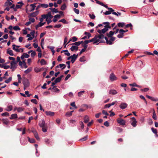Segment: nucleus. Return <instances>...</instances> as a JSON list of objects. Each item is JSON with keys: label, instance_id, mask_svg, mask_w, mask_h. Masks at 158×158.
<instances>
[{"label": "nucleus", "instance_id": "052dcab7", "mask_svg": "<svg viewBox=\"0 0 158 158\" xmlns=\"http://www.w3.org/2000/svg\"><path fill=\"white\" fill-rule=\"evenodd\" d=\"M1 115L2 116H8L9 115V113L6 112L2 113Z\"/></svg>", "mask_w": 158, "mask_h": 158}, {"label": "nucleus", "instance_id": "39448f33", "mask_svg": "<svg viewBox=\"0 0 158 158\" xmlns=\"http://www.w3.org/2000/svg\"><path fill=\"white\" fill-rule=\"evenodd\" d=\"M2 122L3 124L6 125L7 126H9L10 123V121L7 118H3L2 119Z\"/></svg>", "mask_w": 158, "mask_h": 158}, {"label": "nucleus", "instance_id": "864d4df0", "mask_svg": "<svg viewBox=\"0 0 158 158\" xmlns=\"http://www.w3.org/2000/svg\"><path fill=\"white\" fill-rule=\"evenodd\" d=\"M34 136L36 138V139L38 140L39 139H40V138L39 137V136H38V133L37 132H36V133H34Z\"/></svg>", "mask_w": 158, "mask_h": 158}, {"label": "nucleus", "instance_id": "8fccbe9b", "mask_svg": "<svg viewBox=\"0 0 158 158\" xmlns=\"http://www.w3.org/2000/svg\"><path fill=\"white\" fill-rule=\"evenodd\" d=\"M66 8V4L64 3V4L61 7L60 9L62 10H64Z\"/></svg>", "mask_w": 158, "mask_h": 158}, {"label": "nucleus", "instance_id": "37998d69", "mask_svg": "<svg viewBox=\"0 0 158 158\" xmlns=\"http://www.w3.org/2000/svg\"><path fill=\"white\" fill-rule=\"evenodd\" d=\"M88 136L87 135L85 136L84 137L81 138L79 139L80 141H83L86 140L87 139Z\"/></svg>", "mask_w": 158, "mask_h": 158}, {"label": "nucleus", "instance_id": "20e7f679", "mask_svg": "<svg viewBox=\"0 0 158 158\" xmlns=\"http://www.w3.org/2000/svg\"><path fill=\"white\" fill-rule=\"evenodd\" d=\"M78 54L77 55L76 54H74L73 55L71 56V61L72 63H73L76 61L77 59Z\"/></svg>", "mask_w": 158, "mask_h": 158}, {"label": "nucleus", "instance_id": "cd10ccee", "mask_svg": "<svg viewBox=\"0 0 158 158\" xmlns=\"http://www.w3.org/2000/svg\"><path fill=\"white\" fill-rule=\"evenodd\" d=\"M40 64L41 65H46L47 64V63L44 59H42L41 60Z\"/></svg>", "mask_w": 158, "mask_h": 158}, {"label": "nucleus", "instance_id": "e433bc0d", "mask_svg": "<svg viewBox=\"0 0 158 158\" xmlns=\"http://www.w3.org/2000/svg\"><path fill=\"white\" fill-rule=\"evenodd\" d=\"M59 22H62L63 23H64V24H68V22H67L66 21V20L64 19H63L60 20L59 21Z\"/></svg>", "mask_w": 158, "mask_h": 158}, {"label": "nucleus", "instance_id": "473e14b6", "mask_svg": "<svg viewBox=\"0 0 158 158\" xmlns=\"http://www.w3.org/2000/svg\"><path fill=\"white\" fill-rule=\"evenodd\" d=\"M87 43L85 42V40L84 42L82 44V46L84 48H85V49H87L88 46V45H87Z\"/></svg>", "mask_w": 158, "mask_h": 158}, {"label": "nucleus", "instance_id": "5701e85b", "mask_svg": "<svg viewBox=\"0 0 158 158\" xmlns=\"http://www.w3.org/2000/svg\"><path fill=\"white\" fill-rule=\"evenodd\" d=\"M64 52H65L64 54L66 55L67 56H70V54L68 52V50H62L61 51V53H63Z\"/></svg>", "mask_w": 158, "mask_h": 158}, {"label": "nucleus", "instance_id": "338daca9", "mask_svg": "<svg viewBox=\"0 0 158 158\" xmlns=\"http://www.w3.org/2000/svg\"><path fill=\"white\" fill-rule=\"evenodd\" d=\"M31 101L32 102L35 104H37V101L36 100V99H32L31 100Z\"/></svg>", "mask_w": 158, "mask_h": 158}, {"label": "nucleus", "instance_id": "6e6d98bb", "mask_svg": "<svg viewBox=\"0 0 158 158\" xmlns=\"http://www.w3.org/2000/svg\"><path fill=\"white\" fill-rule=\"evenodd\" d=\"M48 19V18H47L46 20L47 22V24H49L50 23H51L52 22V20H51L52 19H51L50 18H49V19Z\"/></svg>", "mask_w": 158, "mask_h": 158}, {"label": "nucleus", "instance_id": "6e6552de", "mask_svg": "<svg viewBox=\"0 0 158 158\" xmlns=\"http://www.w3.org/2000/svg\"><path fill=\"white\" fill-rule=\"evenodd\" d=\"M108 10H109L106 11L104 14L106 15H109L112 13V12L114 11V10L111 8H109Z\"/></svg>", "mask_w": 158, "mask_h": 158}, {"label": "nucleus", "instance_id": "412c9836", "mask_svg": "<svg viewBox=\"0 0 158 158\" xmlns=\"http://www.w3.org/2000/svg\"><path fill=\"white\" fill-rule=\"evenodd\" d=\"M114 33V32H113L112 31H110L109 33H106V35L108 37H110L113 35Z\"/></svg>", "mask_w": 158, "mask_h": 158}, {"label": "nucleus", "instance_id": "2f4dec72", "mask_svg": "<svg viewBox=\"0 0 158 158\" xmlns=\"http://www.w3.org/2000/svg\"><path fill=\"white\" fill-rule=\"evenodd\" d=\"M7 53L9 54V55L11 56H14L13 52L12 50L8 49L7 50Z\"/></svg>", "mask_w": 158, "mask_h": 158}, {"label": "nucleus", "instance_id": "c03bdc74", "mask_svg": "<svg viewBox=\"0 0 158 158\" xmlns=\"http://www.w3.org/2000/svg\"><path fill=\"white\" fill-rule=\"evenodd\" d=\"M16 46V45L15 44H14L12 45L13 49L15 50L16 52H19V49H18L17 48H15Z\"/></svg>", "mask_w": 158, "mask_h": 158}, {"label": "nucleus", "instance_id": "09e8293b", "mask_svg": "<svg viewBox=\"0 0 158 158\" xmlns=\"http://www.w3.org/2000/svg\"><path fill=\"white\" fill-rule=\"evenodd\" d=\"M40 5L41 7L44 8H47L48 6V5L47 4H41Z\"/></svg>", "mask_w": 158, "mask_h": 158}, {"label": "nucleus", "instance_id": "aec40b11", "mask_svg": "<svg viewBox=\"0 0 158 158\" xmlns=\"http://www.w3.org/2000/svg\"><path fill=\"white\" fill-rule=\"evenodd\" d=\"M76 123V121L75 120L71 119L69 120V123L72 126H74L75 125Z\"/></svg>", "mask_w": 158, "mask_h": 158}, {"label": "nucleus", "instance_id": "58836bf2", "mask_svg": "<svg viewBox=\"0 0 158 158\" xmlns=\"http://www.w3.org/2000/svg\"><path fill=\"white\" fill-rule=\"evenodd\" d=\"M46 15L47 17L48 18H50L51 19H52L53 17V16L51 15V12L50 11L48 12Z\"/></svg>", "mask_w": 158, "mask_h": 158}, {"label": "nucleus", "instance_id": "4c0bfd02", "mask_svg": "<svg viewBox=\"0 0 158 158\" xmlns=\"http://www.w3.org/2000/svg\"><path fill=\"white\" fill-rule=\"evenodd\" d=\"M32 70V68H28L27 70H25L24 72V73L26 74H27L28 73L31 72Z\"/></svg>", "mask_w": 158, "mask_h": 158}, {"label": "nucleus", "instance_id": "a19ab883", "mask_svg": "<svg viewBox=\"0 0 158 158\" xmlns=\"http://www.w3.org/2000/svg\"><path fill=\"white\" fill-rule=\"evenodd\" d=\"M16 68V65L13 64L10 65V69H12V71H14Z\"/></svg>", "mask_w": 158, "mask_h": 158}, {"label": "nucleus", "instance_id": "680f3d73", "mask_svg": "<svg viewBox=\"0 0 158 158\" xmlns=\"http://www.w3.org/2000/svg\"><path fill=\"white\" fill-rule=\"evenodd\" d=\"M94 92L93 91H91L90 92V98H94Z\"/></svg>", "mask_w": 158, "mask_h": 158}, {"label": "nucleus", "instance_id": "c756f323", "mask_svg": "<svg viewBox=\"0 0 158 158\" xmlns=\"http://www.w3.org/2000/svg\"><path fill=\"white\" fill-rule=\"evenodd\" d=\"M105 39L106 40V43H107V44H109V45H111L113 44L112 42L111 41V40H108L107 37H105Z\"/></svg>", "mask_w": 158, "mask_h": 158}, {"label": "nucleus", "instance_id": "9d476101", "mask_svg": "<svg viewBox=\"0 0 158 158\" xmlns=\"http://www.w3.org/2000/svg\"><path fill=\"white\" fill-rule=\"evenodd\" d=\"M103 24H106V25L104 26L105 28L107 29L108 30L109 29H110L111 28V26L110 25V23L109 22H103Z\"/></svg>", "mask_w": 158, "mask_h": 158}, {"label": "nucleus", "instance_id": "1a4fd4ad", "mask_svg": "<svg viewBox=\"0 0 158 158\" xmlns=\"http://www.w3.org/2000/svg\"><path fill=\"white\" fill-rule=\"evenodd\" d=\"M127 106V104L124 102H122L119 105V107L122 109H124L126 108Z\"/></svg>", "mask_w": 158, "mask_h": 158}, {"label": "nucleus", "instance_id": "f3484780", "mask_svg": "<svg viewBox=\"0 0 158 158\" xmlns=\"http://www.w3.org/2000/svg\"><path fill=\"white\" fill-rule=\"evenodd\" d=\"M45 114L48 116H53L54 115L55 113L54 112H52L50 111H46Z\"/></svg>", "mask_w": 158, "mask_h": 158}, {"label": "nucleus", "instance_id": "72a5a7b5", "mask_svg": "<svg viewBox=\"0 0 158 158\" xmlns=\"http://www.w3.org/2000/svg\"><path fill=\"white\" fill-rule=\"evenodd\" d=\"M125 23L123 22H120L118 23V26L119 27H123L125 26Z\"/></svg>", "mask_w": 158, "mask_h": 158}, {"label": "nucleus", "instance_id": "f8f14e48", "mask_svg": "<svg viewBox=\"0 0 158 158\" xmlns=\"http://www.w3.org/2000/svg\"><path fill=\"white\" fill-rule=\"evenodd\" d=\"M95 1L98 4H99L103 6H104V7L108 9L109 8L108 7V6L106 5H105L104 3H102V2L99 1L98 0H95Z\"/></svg>", "mask_w": 158, "mask_h": 158}, {"label": "nucleus", "instance_id": "c9c22d12", "mask_svg": "<svg viewBox=\"0 0 158 158\" xmlns=\"http://www.w3.org/2000/svg\"><path fill=\"white\" fill-rule=\"evenodd\" d=\"M16 109H17V111L18 112H21L24 110V108L22 107H19L18 108L16 107Z\"/></svg>", "mask_w": 158, "mask_h": 158}, {"label": "nucleus", "instance_id": "49530a36", "mask_svg": "<svg viewBox=\"0 0 158 158\" xmlns=\"http://www.w3.org/2000/svg\"><path fill=\"white\" fill-rule=\"evenodd\" d=\"M13 29L15 31L20 30V28L18 26H16L13 27Z\"/></svg>", "mask_w": 158, "mask_h": 158}, {"label": "nucleus", "instance_id": "3c124183", "mask_svg": "<svg viewBox=\"0 0 158 158\" xmlns=\"http://www.w3.org/2000/svg\"><path fill=\"white\" fill-rule=\"evenodd\" d=\"M34 70L36 73H39L41 71V69L38 68H34Z\"/></svg>", "mask_w": 158, "mask_h": 158}, {"label": "nucleus", "instance_id": "de8ad7c7", "mask_svg": "<svg viewBox=\"0 0 158 158\" xmlns=\"http://www.w3.org/2000/svg\"><path fill=\"white\" fill-rule=\"evenodd\" d=\"M116 130L118 132H121L123 131V129L120 127H117L116 128Z\"/></svg>", "mask_w": 158, "mask_h": 158}, {"label": "nucleus", "instance_id": "7ed1b4c3", "mask_svg": "<svg viewBox=\"0 0 158 158\" xmlns=\"http://www.w3.org/2000/svg\"><path fill=\"white\" fill-rule=\"evenodd\" d=\"M117 122L121 125H124L126 124V121L122 119L119 118L117 120Z\"/></svg>", "mask_w": 158, "mask_h": 158}, {"label": "nucleus", "instance_id": "e2e57ef3", "mask_svg": "<svg viewBox=\"0 0 158 158\" xmlns=\"http://www.w3.org/2000/svg\"><path fill=\"white\" fill-rule=\"evenodd\" d=\"M84 91H82L80 92H79L78 93V96L79 97H81V95L83 94L84 93Z\"/></svg>", "mask_w": 158, "mask_h": 158}, {"label": "nucleus", "instance_id": "dca6fc26", "mask_svg": "<svg viewBox=\"0 0 158 158\" xmlns=\"http://www.w3.org/2000/svg\"><path fill=\"white\" fill-rule=\"evenodd\" d=\"M78 47L77 46H76L74 45H72L70 48V49L71 51L73 52L74 50L77 51L78 50Z\"/></svg>", "mask_w": 158, "mask_h": 158}, {"label": "nucleus", "instance_id": "79ce46f5", "mask_svg": "<svg viewBox=\"0 0 158 158\" xmlns=\"http://www.w3.org/2000/svg\"><path fill=\"white\" fill-rule=\"evenodd\" d=\"M12 80L11 77H9L6 80L4 81L6 83H9Z\"/></svg>", "mask_w": 158, "mask_h": 158}, {"label": "nucleus", "instance_id": "2eb2a0df", "mask_svg": "<svg viewBox=\"0 0 158 158\" xmlns=\"http://www.w3.org/2000/svg\"><path fill=\"white\" fill-rule=\"evenodd\" d=\"M39 125L41 127H44L45 126V122L44 119L42 120L41 121H40Z\"/></svg>", "mask_w": 158, "mask_h": 158}, {"label": "nucleus", "instance_id": "4d7b16f0", "mask_svg": "<svg viewBox=\"0 0 158 158\" xmlns=\"http://www.w3.org/2000/svg\"><path fill=\"white\" fill-rule=\"evenodd\" d=\"M89 15L90 18L92 19H94L95 18V16L94 14L91 15L90 14H89Z\"/></svg>", "mask_w": 158, "mask_h": 158}, {"label": "nucleus", "instance_id": "774afa93", "mask_svg": "<svg viewBox=\"0 0 158 158\" xmlns=\"http://www.w3.org/2000/svg\"><path fill=\"white\" fill-rule=\"evenodd\" d=\"M65 115L66 116H68V117H70L72 115V114L70 113V112H67L65 114Z\"/></svg>", "mask_w": 158, "mask_h": 158}, {"label": "nucleus", "instance_id": "4468645a", "mask_svg": "<svg viewBox=\"0 0 158 158\" xmlns=\"http://www.w3.org/2000/svg\"><path fill=\"white\" fill-rule=\"evenodd\" d=\"M117 93L118 92L116 91V90L113 89H110L109 92V94L112 95H114L117 94Z\"/></svg>", "mask_w": 158, "mask_h": 158}, {"label": "nucleus", "instance_id": "9b49d317", "mask_svg": "<svg viewBox=\"0 0 158 158\" xmlns=\"http://www.w3.org/2000/svg\"><path fill=\"white\" fill-rule=\"evenodd\" d=\"M96 37H95V36L94 38H93L92 39L90 40H85V42L88 44L89 43L93 42V44H96V43H94V42H96V41H97L96 39Z\"/></svg>", "mask_w": 158, "mask_h": 158}, {"label": "nucleus", "instance_id": "13d9d810", "mask_svg": "<svg viewBox=\"0 0 158 158\" xmlns=\"http://www.w3.org/2000/svg\"><path fill=\"white\" fill-rule=\"evenodd\" d=\"M119 34L124 35V30L123 29H120L119 31Z\"/></svg>", "mask_w": 158, "mask_h": 158}, {"label": "nucleus", "instance_id": "bf43d9fd", "mask_svg": "<svg viewBox=\"0 0 158 158\" xmlns=\"http://www.w3.org/2000/svg\"><path fill=\"white\" fill-rule=\"evenodd\" d=\"M73 10L74 12L77 14H79V10L78 9L76 8H73Z\"/></svg>", "mask_w": 158, "mask_h": 158}, {"label": "nucleus", "instance_id": "0eeeda50", "mask_svg": "<svg viewBox=\"0 0 158 158\" xmlns=\"http://www.w3.org/2000/svg\"><path fill=\"white\" fill-rule=\"evenodd\" d=\"M131 119L132 122L131 123V125L134 127H135L137 125V121L136 120V119L134 117L131 118Z\"/></svg>", "mask_w": 158, "mask_h": 158}, {"label": "nucleus", "instance_id": "f03ea898", "mask_svg": "<svg viewBox=\"0 0 158 158\" xmlns=\"http://www.w3.org/2000/svg\"><path fill=\"white\" fill-rule=\"evenodd\" d=\"M109 78L110 80L111 81H116L117 79V78L113 73L110 74L109 76Z\"/></svg>", "mask_w": 158, "mask_h": 158}, {"label": "nucleus", "instance_id": "423d86ee", "mask_svg": "<svg viewBox=\"0 0 158 158\" xmlns=\"http://www.w3.org/2000/svg\"><path fill=\"white\" fill-rule=\"evenodd\" d=\"M23 84L25 87H28L29 86V82L28 80L27 79H25L23 81Z\"/></svg>", "mask_w": 158, "mask_h": 158}, {"label": "nucleus", "instance_id": "0e129e2a", "mask_svg": "<svg viewBox=\"0 0 158 158\" xmlns=\"http://www.w3.org/2000/svg\"><path fill=\"white\" fill-rule=\"evenodd\" d=\"M149 90V89L148 88H145L141 89L140 90L142 92H146L148 91Z\"/></svg>", "mask_w": 158, "mask_h": 158}, {"label": "nucleus", "instance_id": "f257e3e1", "mask_svg": "<svg viewBox=\"0 0 158 158\" xmlns=\"http://www.w3.org/2000/svg\"><path fill=\"white\" fill-rule=\"evenodd\" d=\"M96 37V39L97 41L95 42L94 43H97L100 41V43H105V41L104 40L102 39H105V37L103 34L98 35H95Z\"/></svg>", "mask_w": 158, "mask_h": 158}, {"label": "nucleus", "instance_id": "603ef678", "mask_svg": "<svg viewBox=\"0 0 158 158\" xmlns=\"http://www.w3.org/2000/svg\"><path fill=\"white\" fill-rule=\"evenodd\" d=\"M84 34L87 35L88 39H89L91 36V34L89 32H85Z\"/></svg>", "mask_w": 158, "mask_h": 158}, {"label": "nucleus", "instance_id": "bb28decb", "mask_svg": "<svg viewBox=\"0 0 158 158\" xmlns=\"http://www.w3.org/2000/svg\"><path fill=\"white\" fill-rule=\"evenodd\" d=\"M13 109V106L12 105H9L7 107V108L6 109V110L7 111H10Z\"/></svg>", "mask_w": 158, "mask_h": 158}, {"label": "nucleus", "instance_id": "4be33fe9", "mask_svg": "<svg viewBox=\"0 0 158 158\" xmlns=\"http://www.w3.org/2000/svg\"><path fill=\"white\" fill-rule=\"evenodd\" d=\"M18 118V116L16 114H13L11 115V117H10V119H13L15 118Z\"/></svg>", "mask_w": 158, "mask_h": 158}, {"label": "nucleus", "instance_id": "b1692460", "mask_svg": "<svg viewBox=\"0 0 158 158\" xmlns=\"http://www.w3.org/2000/svg\"><path fill=\"white\" fill-rule=\"evenodd\" d=\"M151 130L152 132L155 134L156 136L157 137H158V135H157V131L156 129L154 128L153 127L151 128Z\"/></svg>", "mask_w": 158, "mask_h": 158}, {"label": "nucleus", "instance_id": "f704fd0d", "mask_svg": "<svg viewBox=\"0 0 158 158\" xmlns=\"http://www.w3.org/2000/svg\"><path fill=\"white\" fill-rule=\"evenodd\" d=\"M35 3H34L30 5V6L31 7V8L30 10V12L32 11L35 10V8L36 7V6L35 5Z\"/></svg>", "mask_w": 158, "mask_h": 158}, {"label": "nucleus", "instance_id": "6ab92c4d", "mask_svg": "<svg viewBox=\"0 0 158 158\" xmlns=\"http://www.w3.org/2000/svg\"><path fill=\"white\" fill-rule=\"evenodd\" d=\"M64 77V76L63 75H62L60 76V77H58L55 80V83H57L58 82H60L62 78Z\"/></svg>", "mask_w": 158, "mask_h": 158}, {"label": "nucleus", "instance_id": "c85d7f7f", "mask_svg": "<svg viewBox=\"0 0 158 158\" xmlns=\"http://www.w3.org/2000/svg\"><path fill=\"white\" fill-rule=\"evenodd\" d=\"M27 138L28 139V141L29 142L31 143H35V140L34 139L31 138L30 139L29 136L27 137Z\"/></svg>", "mask_w": 158, "mask_h": 158}, {"label": "nucleus", "instance_id": "393cba45", "mask_svg": "<svg viewBox=\"0 0 158 158\" xmlns=\"http://www.w3.org/2000/svg\"><path fill=\"white\" fill-rule=\"evenodd\" d=\"M49 9L53 13H58V11L57 10V9H56L55 8H52V7H50L49 8Z\"/></svg>", "mask_w": 158, "mask_h": 158}, {"label": "nucleus", "instance_id": "a18cd8bd", "mask_svg": "<svg viewBox=\"0 0 158 158\" xmlns=\"http://www.w3.org/2000/svg\"><path fill=\"white\" fill-rule=\"evenodd\" d=\"M42 26H43V25H42V22H40L35 26V29H37L38 28L42 27Z\"/></svg>", "mask_w": 158, "mask_h": 158}, {"label": "nucleus", "instance_id": "7c9ffc66", "mask_svg": "<svg viewBox=\"0 0 158 158\" xmlns=\"http://www.w3.org/2000/svg\"><path fill=\"white\" fill-rule=\"evenodd\" d=\"M12 4V3L10 2L9 1L7 0L5 4V6H11Z\"/></svg>", "mask_w": 158, "mask_h": 158}, {"label": "nucleus", "instance_id": "a211bd4d", "mask_svg": "<svg viewBox=\"0 0 158 158\" xmlns=\"http://www.w3.org/2000/svg\"><path fill=\"white\" fill-rule=\"evenodd\" d=\"M146 97L148 99H151V100L153 101H158V99H156L153 97L150 96L148 95H146Z\"/></svg>", "mask_w": 158, "mask_h": 158}, {"label": "nucleus", "instance_id": "69168bd1", "mask_svg": "<svg viewBox=\"0 0 158 158\" xmlns=\"http://www.w3.org/2000/svg\"><path fill=\"white\" fill-rule=\"evenodd\" d=\"M59 66H60V68H61L62 67H63L62 68V69H65L66 67V65H65V64H60L59 65Z\"/></svg>", "mask_w": 158, "mask_h": 158}, {"label": "nucleus", "instance_id": "5fc2aeb1", "mask_svg": "<svg viewBox=\"0 0 158 158\" xmlns=\"http://www.w3.org/2000/svg\"><path fill=\"white\" fill-rule=\"evenodd\" d=\"M112 14L117 16H118V15H121V13L119 12H117V13H116V12H114V11L112 12Z\"/></svg>", "mask_w": 158, "mask_h": 158}, {"label": "nucleus", "instance_id": "ddd939ff", "mask_svg": "<svg viewBox=\"0 0 158 158\" xmlns=\"http://www.w3.org/2000/svg\"><path fill=\"white\" fill-rule=\"evenodd\" d=\"M39 11L38 10L30 14L29 16L32 17H35L38 14Z\"/></svg>", "mask_w": 158, "mask_h": 158}, {"label": "nucleus", "instance_id": "a878e982", "mask_svg": "<svg viewBox=\"0 0 158 158\" xmlns=\"http://www.w3.org/2000/svg\"><path fill=\"white\" fill-rule=\"evenodd\" d=\"M89 120V118L87 115H86L84 118V122L85 123H87Z\"/></svg>", "mask_w": 158, "mask_h": 158}, {"label": "nucleus", "instance_id": "ea45409f", "mask_svg": "<svg viewBox=\"0 0 158 158\" xmlns=\"http://www.w3.org/2000/svg\"><path fill=\"white\" fill-rule=\"evenodd\" d=\"M152 118L155 120H156L157 119L156 116L154 109H153V112Z\"/></svg>", "mask_w": 158, "mask_h": 158}]
</instances>
